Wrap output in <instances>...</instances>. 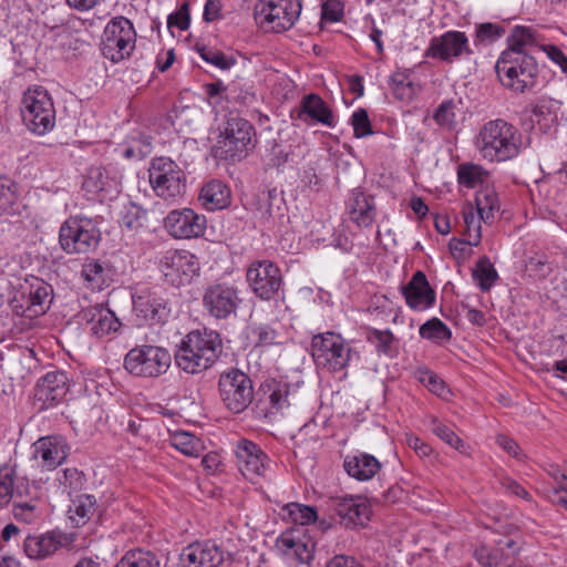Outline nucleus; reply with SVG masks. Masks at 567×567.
I'll return each mask as SVG.
<instances>
[{"label":"nucleus","instance_id":"obj_46","mask_svg":"<svg viewBox=\"0 0 567 567\" xmlns=\"http://www.w3.org/2000/svg\"><path fill=\"white\" fill-rule=\"evenodd\" d=\"M487 172L480 165L462 163L457 167V182L466 188H475L487 177Z\"/></svg>","mask_w":567,"mask_h":567},{"label":"nucleus","instance_id":"obj_60","mask_svg":"<svg viewBox=\"0 0 567 567\" xmlns=\"http://www.w3.org/2000/svg\"><path fill=\"white\" fill-rule=\"evenodd\" d=\"M59 482L65 488H70V491H80L84 485L85 477L76 467H69L62 472Z\"/></svg>","mask_w":567,"mask_h":567},{"label":"nucleus","instance_id":"obj_58","mask_svg":"<svg viewBox=\"0 0 567 567\" xmlns=\"http://www.w3.org/2000/svg\"><path fill=\"white\" fill-rule=\"evenodd\" d=\"M13 468L9 466L0 467V507L6 505L13 491Z\"/></svg>","mask_w":567,"mask_h":567},{"label":"nucleus","instance_id":"obj_22","mask_svg":"<svg viewBox=\"0 0 567 567\" xmlns=\"http://www.w3.org/2000/svg\"><path fill=\"white\" fill-rule=\"evenodd\" d=\"M68 373L61 370L44 374L35 384L34 400L39 410H48L63 402L69 392Z\"/></svg>","mask_w":567,"mask_h":567},{"label":"nucleus","instance_id":"obj_49","mask_svg":"<svg viewBox=\"0 0 567 567\" xmlns=\"http://www.w3.org/2000/svg\"><path fill=\"white\" fill-rule=\"evenodd\" d=\"M19 199L18 185L11 178L0 176V213L13 214V206Z\"/></svg>","mask_w":567,"mask_h":567},{"label":"nucleus","instance_id":"obj_33","mask_svg":"<svg viewBox=\"0 0 567 567\" xmlns=\"http://www.w3.org/2000/svg\"><path fill=\"white\" fill-rule=\"evenodd\" d=\"M198 200L207 210L224 209L231 203V192L225 183L214 179L202 187Z\"/></svg>","mask_w":567,"mask_h":567},{"label":"nucleus","instance_id":"obj_39","mask_svg":"<svg viewBox=\"0 0 567 567\" xmlns=\"http://www.w3.org/2000/svg\"><path fill=\"white\" fill-rule=\"evenodd\" d=\"M147 220V210L142 206L130 202L123 206L120 224L128 231L137 233L145 226Z\"/></svg>","mask_w":567,"mask_h":567},{"label":"nucleus","instance_id":"obj_34","mask_svg":"<svg viewBox=\"0 0 567 567\" xmlns=\"http://www.w3.org/2000/svg\"><path fill=\"white\" fill-rule=\"evenodd\" d=\"M507 49L515 51H528L534 54L535 51L539 52L540 34L533 27L516 25L513 28L509 37L507 38Z\"/></svg>","mask_w":567,"mask_h":567},{"label":"nucleus","instance_id":"obj_54","mask_svg":"<svg viewBox=\"0 0 567 567\" xmlns=\"http://www.w3.org/2000/svg\"><path fill=\"white\" fill-rule=\"evenodd\" d=\"M257 347H270L282 343L281 334L271 324H259L252 330Z\"/></svg>","mask_w":567,"mask_h":567},{"label":"nucleus","instance_id":"obj_41","mask_svg":"<svg viewBox=\"0 0 567 567\" xmlns=\"http://www.w3.org/2000/svg\"><path fill=\"white\" fill-rule=\"evenodd\" d=\"M158 557L143 549H131L115 564L114 567H159Z\"/></svg>","mask_w":567,"mask_h":567},{"label":"nucleus","instance_id":"obj_63","mask_svg":"<svg viewBox=\"0 0 567 567\" xmlns=\"http://www.w3.org/2000/svg\"><path fill=\"white\" fill-rule=\"evenodd\" d=\"M416 379L424 384L431 392L441 394L445 388L444 382L432 371L419 369L415 373Z\"/></svg>","mask_w":567,"mask_h":567},{"label":"nucleus","instance_id":"obj_55","mask_svg":"<svg viewBox=\"0 0 567 567\" xmlns=\"http://www.w3.org/2000/svg\"><path fill=\"white\" fill-rule=\"evenodd\" d=\"M350 122L353 127L354 137L362 138L373 134L371 121L364 109H358L354 111L351 115Z\"/></svg>","mask_w":567,"mask_h":567},{"label":"nucleus","instance_id":"obj_47","mask_svg":"<svg viewBox=\"0 0 567 567\" xmlns=\"http://www.w3.org/2000/svg\"><path fill=\"white\" fill-rule=\"evenodd\" d=\"M474 557L483 567H497L509 558V554L504 553L503 546L481 545L475 548Z\"/></svg>","mask_w":567,"mask_h":567},{"label":"nucleus","instance_id":"obj_14","mask_svg":"<svg viewBox=\"0 0 567 567\" xmlns=\"http://www.w3.org/2000/svg\"><path fill=\"white\" fill-rule=\"evenodd\" d=\"M301 12L300 0H259L255 17L260 24L280 33L293 27Z\"/></svg>","mask_w":567,"mask_h":567},{"label":"nucleus","instance_id":"obj_44","mask_svg":"<svg viewBox=\"0 0 567 567\" xmlns=\"http://www.w3.org/2000/svg\"><path fill=\"white\" fill-rule=\"evenodd\" d=\"M419 333L423 339L437 344L450 341L452 338L451 329L441 319L435 317L425 321L420 327Z\"/></svg>","mask_w":567,"mask_h":567},{"label":"nucleus","instance_id":"obj_13","mask_svg":"<svg viewBox=\"0 0 567 567\" xmlns=\"http://www.w3.org/2000/svg\"><path fill=\"white\" fill-rule=\"evenodd\" d=\"M133 313L140 324L161 326L169 317L171 308L161 288L140 287L132 293Z\"/></svg>","mask_w":567,"mask_h":567},{"label":"nucleus","instance_id":"obj_59","mask_svg":"<svg viewBox=\"0 0 567 567\" xmlns=\"http://www.w3.org/2000/svg\"><path fill=\"white\" fill-rule=\"evenodd\" d=\"M289 515L296 524L300 525H307L317 519V512L313 507L300 504H291Z\"/></svg>","mask_w":567,"mask_h":567},{"label":"nucleus","instance_id":"obj_8","mask_svg":"<svg viewBox=\"0 0 567 567\" xmlns=\"http://www.w3.org/2000/svg\"><path fill=\"white\" fill-rule=\"evenodd\" d=\"M172 364L169 351L161 346L143 344L131 349L124 358L125 370L138 378L156 379Z\"/></svg>","mask_w":567,"mask_h":567},{"label":"nucleus","instance_id":"obj_20","mask_svg":"<svg viewBox=\"0 0 567 567\" xmlns=\"http://www.w3.org/2000/svg\"><path fill=\"white\" fill-rule=\"evenodd\" d=\"M230 560L229 553L213 540L189 544L181 554L182 567H221Z\"/></svg>","mask_w":567,"mask_h":567},{"label":"nucleus","instance_id":"obj_11","mask_svg":"<svg viewBox=\"0 0 567 567\" xmlns=\"http://www.w3.org/2000/svg\"><path fill=\"white\" fill-rule=\"evenodd\" d=\"M148 178L153 190L161 198H176L185 193L186 175L169 157L153 158L148 168Z\"/></svg>","mask_w":567,"mask_h":567},{"label":"nucleus","instance_id":"obj_56","mask_svg":"<svg viewBox=\"0 0 567 567\" xmlns=\"http://www.w3.org/2000/svg\"><path fill=\"white\" fill-rule=\"evenodd\" d=\"M455 104L452 100L443 101L433 114L435 123L445 128H453L455 125Z\"/></svg>","mask_w":567,"mask_h":567},{"label":"nucleus","instance_id":"obj_42","mask_svg":"<svg viewBox=\"0 0 567 567\" xmlns=\"http://www.w3.org/2000/svg\"><path fill=\"white\" fill-rule=\"evenodd\" d=\"M472 276L482 291H488L498 279L496 269L486 256L477 260Z\"/></svg>","mask_w":567,"mask_h":567},{"label":"nucleus","instance_id":"obj_51","mask_svg":"<svg viewBox=\"0 0 567 567\" xmlns=\"http://www.w3.org/2000/svg\"><path fill=\"white\" fill-rule=\"evenodd\" d=\"M547 473L557 484V487L553 489V496H550V501L567 509V475L563 473L556 465H550V467L547 470Z\"/></svg>","mask_w":567,"mask_h":567},{"label":"nucleus","instance_id":"obj_53","mask_svg":"<svg viewBox=\"0 0 567 567\" xmlns=\"http://www.w3.org/2000/svg\"><path fill=\"white\" fill-rule=\"evenodd\" d=\"M463 219L465 224L466 239H471L472 245H478L481 243V216L475 214L472 206L464 208Z\"/></svg>","mask_w":567,"mask_h":567},{"label":"nucleus","instance_id":"obj_43","mask_svg":"<svg viewBox=\"0 0 567 567\" xmlns=\"http://www.w3.org/2000/svg\"><path fill=\"white\" fill-rule=\"evenodd\" d=\"M171 444L184 455L193 457H198L205 449L202 440L188 432L174 433Z\"/></svg>","mask_w":567,"mask_h":567},{"label":"nucleus","instance_id":"obj_16","mask_svg":"<svg viewBox=\"0 0 567 567\" xmlns=\"http://www.w3.org/2000/svg\"><path fill=\"white\" fill-rule=\"evenodd\" d=\"M241 301L238 287L227 282L212 284L203 295L204 308L217 320L235 317Z\"/></svg>","mask_w":567,"mask_h":567},{"label":"nucleus","instance_id":"obj_3","mask_svg":"<svg viewBox=\"0 0 567 567\" xmlns=\"http://www.w3.org/2000/svg\"><path fill=\"white\" fill-rule=\"evenodd\" d=\"M522 136L518 130L505 120L497 118L483 125L477 146L483 157L491 162H504L520 152Z\"/></svg>","mask_w":567,"mask_h":567},{"label":"nucleus","instance_id":"obj_6","mask_svg":"<svg viewBox=\"0 0 567 567\" xmlns=\"http://www.w3.org/2000/svg\"><path fill=\"white\" fill-rule=\"evenodd\" d=\"M21 117L25 127L40 136L54 128L56 112L53 100L45 87L31 85L23 92Z\"/></svg>","mask_w":567,"mask_h":567},{"label":"nucleus","instance_id":"obj_18","mask_svg":"<svg viewBox=\"0 0 567 567\" xmlns=\"http://www.w3.org/2000/svg\"><path fill=\"white\" fill-rule=\"evenodd\" d=\"M290 117L293 121V125H297L296 122H301L307 126L321 124L330 128L337 125L333 111L327 102L316 93L303 95L298 106L290 111Z\"/></svg>","mask_w":567,"mask_h":567},{"label":"nucleus","instance_id":"obj_36","mask_svg":"<svg viewBox=\"0 0 567 567\" xmlns=\"http://www.w3.org/2000/svg\"><path fill=\"white\" fill-rule=\"evenodd\" d=\"M82 277L93 290H102L110 285L111 269L97 259H91L82 266Z\"/></svg>","mask_w":567,"mask_h":567},{"label":"nucleus","instance_id":"obj_57","mask_svg":"<svg viewBox=\"0 0 567 567\" xmlns=\"http://www.w3.org/2000/svg\"><path fill=\"white\" fill-rule=\"evenodd\" d=\"M505 34V28L501 24L485 22L476 28L475 38L478 42H494Z\"/></svg>","mask_w":567,"mask_h":567},{"label":"nucleus","instance_id":"obj_48","mask_svg":"<svg viewBox=\"0 0 567 567\" xmlns=\"http://www.w3.org/2000/svg\"><path fill=\"white\" fill-rule=\"evenodd\" d=\"M475 204L477 214L487 223L493 219L494 210L498 209V198L494 189L485 188L476 193Z\"/></svg>","mask_w":567,"mask_h":567},{"label":"nucleus","instance_id":"obj_29","mask_svg":"<svg viewBox=\"0 0 567 567\" xmlns=\"http://www.w3.org/2000/svg\"><path fill=\"white\" fill-rule=\"evenodd\" d=\"M82 321L91 324V332L97 338L106 337L116 332L121 327V321L115 313L103 305H95L83 309L80 312Z\"/></svg>","mask_w":567,"mask_h":567},{"label":"nucleus","instance_id":"obj_35","mask_svg":"<svg viewBox=\"0 0 567 567\" xmlns=\"http://www.w3.org/2000/svg\"><path fill=\"white\" fill-rule=\"evenodd\" d=\"M289 388L288 383L275 379L268 380L261 384L259 391L265 396V400L269 402L270 413L281 412L285 408L290 405Z\"/></svg>","mask_w":567,"mask_h":567},{"label":"nucleus","instance_id":"obj_7","mask_svg":"<svg viewBox=\"0 0 567 567\" xmlns=\"http://www.w3.org/2000/svg\"><path fill=\"white\" fill-rule=\"evenodd\" d=\"M310 347L313 362L321 370L338 373L349 365L352 348L340 333H317L311 338Z\"/></svg>","mask_w":567,"mask_h":567},{"label":"nucleus","instance_id":"obj_24","mask_svg":"<svg viewBox=\"0 0 567 567\" xmlns=\"http://www.w3.org/2000/svg\"><path fill=\"white\" fill-rule=\"evenodd\" d=\"M164 226L174 238L199 237L205 233L206 218L189 208L172 210L165 217Z\"/></svg>","mask_w":567,"mask_h":567},{"label":"nucleus","instance_id":"obj_21","mask_svg":"<svg viewBox=\"0 0 567 567\" xmlns=\"http://www.w3.org/2000/svg\"><path fill=\"white\" fill-rule=\"evenodd\" d=\"M329 508L334 512L340 525L346 528L364 526L370 519L371 509L361 496H334L329 498Z\"/></svg>","mask_w":567,"mask_h":567},{"label":"nucleus","instance_id":"obj_61","mask_svg":"<svg viewBox=\"0 0 567 567\" xmlns=\"http://www.w3.org/2000/svg\"><path fill=\"white\" fill-rule=\"evenodd\" d=\"M288 158L289 153L276 141H272L266 156V166L271 168H279L288 162Z\"/></svg>","mask_w":567,"mask_h":567},{"label":"nucleus","instance_id":"obj_4","mask_svg":"<svg viewBox=\"0 0 567 567\" xmlns=\"http://www.w3.org/2000/svg\"><path fill=\"white\" fill-rule=\"evenodd\" d=\"M256 131L246 118L230 115L214 148L215 157L236 163L248 156L256 146Z\"/></svg>","mask_w":567,"mask_h":567},{"label":"nucleus","instance_id":"obj_50","mask_svg":"<svg viewBox=\"0 0 567 567\" xmlns=\"http://www.w3.org/2000/svg\"><path fill=\"white\" fill-rule=\"evenodd\" d=\"M199 56L207 63L223 70H229L237 63L235 54H226L220 50L209 47L197 48Z\"/></svg>","mask_w":567,"mask_h":567},{"label":"nucleus","instance_id":"obj_31","mask_svg":"<svg viewBox=\"0 0 567 567\" xmlns=\"http://www.w3.org/2000/svg\"><path fill=\"white\" fill-rule=\"evenodd\" d=\"M63 535L49 532L41 535H28L23 540V550L31 559H44L62 547Z\"/></svg>","mask_w":567,"mask_h":567},{"label":"nucleus","instance_id":"obj_2","mask_svg":"<svg viewBox=\"0 0 567 567\" xmlns=\"http://www.w3.org/2000/svg\"><path fill=\"white\" fill-rule=\"evenodd\" d=\"M495 71L505 87L525 93L537 85L540 68L530 52L506 49L496 61Z\"/></svg>","mask_w":567,"mask_h":567},{"label":"nucleus","instance_id":"obj_32","mask_svg":"<svg viewBox=\"0 0 567 567\" xmlns=\"http://www.w3.org/2000/svg\"><path fill=\"white\" fill-rule=\"evenodd\" d=\"M346 473L360 482L370 481L381 470V463L371 454L360 452L354 455H347L343 461Z\"/></svg>","mask_w":567,"mask_h":567},{"label":"nucleus","instance_id":"obj_23","mask_svg":"<svg viewBox=\"0 0 567 567\" xmlns=\"http://www.w3.org/2000/svg\"><path fill=\"white\" fill-rule=\"evenodd\" d=\"M161 268L166 279L173 285L190 282L198 274V264L188 251L168 250L161 259Z\"/></svg>","mask_w":567,"mask_h":567},{"label":"nucleus","instance_id":"obj_10","mask_svg":"<svg viewBox=\"0 0 567 567\" xmlns=\"http://www.w3.org/2000/svg\"><path fill=\"white\" fill-rule=\"evenodd\" d=\"M218 392L228 411L235 414L241 413L252 402V380L247 373L237 368L227 369L219 375Z\"/></svg>","mask_w":567,"mask_h":567},{"label":"nucleus","instance_id":"obj_52","mask_svg":"<svg viewBox=\"0 0 567 567\" xmlns=\"http://www.w3.org/2000/svg\"><path fill=\"white\" fill-rule=\"evenodd\" d=\"M432 432L440 437L443 442L452 446L453 449L463 452L465 449V443L463 440L455 434L453 429L437 419L432 420Z\"/></svg>","mask_w":567,"mask_h":567},{"label":"nucleus","instance_id":"obj_40","mask_svg":"<svg viewBox=\"0 0 567 567\" xmlns=\"http://www.w3.org/2000/svg\"><path fill=\"white\" fill-rule=\"evenodd\" d=\"M410 75V70H403L395 71L390 78L392 92L401 101H411L416 94L415 83Z\"/></svg>","mask_w":567,"mask_h":567},{"label":"nucleus","instance_id":"obj_15","mask_svg":"<svg viewBox=\"0 0 567 567\" xmlns=\"http://www.w3.org/2000/svg\"><path fill=\"white\" fill-rule=\"evenodd\" d=\"M249 288L261 300H277L282 292L284 280L280 268L271 260H255L246 271Z\"/></svg>","mask_w":567,"mask_h":567},{"label":"nucleus","instance_id":"obj_12","mask_svg":"<svg viewBox=\"0 0 567 567\" xmlns=\"http://www.w3.org/2000/svg\"><path fill=\"white\" fill-rule=\"evenodd\" d=\"M136 32L132 21L125 17L113 18L105 27L101 51L104 58L118 63L130 56L135 48Z\"/></svg>","mask_w":567,"mask_h":567},{"label":"nucleus","instance_id":"obj_37","mask_svg":"<svg viewBox=\"0 0 567 567\" xmlns=\"http://www.w3.org/2000/svg\"><path fill=\"white\" fill-rule=\"evenodd\" d=\"M96 499L89 494L76 496L69 506V518L75 527L85 525L95 513Z\"/></svg>","mask_w":567,"mask_h":567},{"label":"nucleus","instance_id":"obj_27","mask_svg":"<svg viewBox=\"0 0 567 567\" xmlns=\"http://www.w3.org/2000/svg\"><path fill=\"white\" fill-rule=\"evenodd\" d=\"M33 457L41 460V466L53 471L60 466L70 454V446L61 435H48L40 437L32 445Z\"/></svg>","mask_w":567,"mask_h":567},{"label":"nucleus","instance_id":"obj_30","mask_svg":"<svg viewBox=\"0 0 567 567\" xmlns=\"http://www.w3.org/2000/svg\"><path fill=\"white\" fill-rule=\"evenodd\" d=\"M276 200L282 204V199L277 198L276 189H271L267 192L265 197H258L254 203V219L260 227L268 230H274L278 225L282 224L286 218L281 206L278 205L276 210L274 209V202Z\"/></svg>","mask_w":567,"mask_h":567},{"label":"nucleus","instance_id":"obj_38","mask_svg":"<svg viewBox=\"0 0 567 567\" xmlns=\"http://www.w3.org/2000/svg\"><path fill=\"white\" fill-rule=\"evenodd\" d=\"M367 341L371 343L379 354L386 357H394L398 352V340L390 330H379L375 328H368Z\"/></svg>","mask_w":567,"mask_h":567},{"label":"nucleus","instance_id":"obj_28","mask_svg":"<svg viewBox=\"0 0 567 567\" xmlns=\"http://www.w3.org/2000/svg\"><path fill=\"white\" fill-rule=\"evenodd\" d=\"M346 210L349 218L358 227L368 228L372 226L377 217V205L374 197L358 187L350 192L346 200Z\"/></svg>","mask_w":567,"mask_h":567},{"label":"nucleus","instance_id":"obj_9","mask_svg":"<svg viewBox=\"0 0 567 567\" xmlns=\"http://www.w3.org/2000/svg\"><path fill=\"white\" fill-rule=\"evenodd\" d=\"M101 240L96 224L85 217H70L60 227L59 243L66 254H85L94 250Z\"/></svg>","mask_w":567,"mask_h":567},{"label":"nucleus","instance_id":"obj_19","mask_svg":"<svg viewBox=\"0 0 567 567\" xmlns=\"http://www.w3.org/2000/svg\"><path fill=\"white\" fill-rule=\"evenodd\" d=\"M463 54L471 55L473 50L470 48L465 32L454 30L433 37L424 51L425 58L436 59L445 63H452Z\"/></svg>","mask_w":567,"mask_h":567},{"label":"nucleus","instance_id":"obj_64","mask_svg":"<svg viewBox=\"0 0 567 567\" xmlns=\"http://www.w3.org/2000/svg\"><path fill=\"white\" fill-rule=\"evenodd\" d=\"M190 22L188 3L185 2L174 13H171L167 18L168 29L177 28L181 31L188 29Z\"/></svg>","mask_w":567,"mask_h":567},{"label":"nucleus","instance_id":"obj_62","mask_svg":"<svg viewBox=\"0 0 567 567\" xmlns=\"http://www.w3.org/2000/svg\"><path fill=\"white\" fill-rule=\"evenodd\" d=\"M526 112H529L532 116L536 118L538 124L542 123V121L550 122L554 121L556 115L551 112V103L550 101L546 100H539L535 104H530L526 107Z\"/></svg>","mask_w":567,"mask_h":567},{"label":"nucleus","instance_id":"obj_25","mask_svg":"<svg viewBox=\"0 0 567 567\" xmlns=\"http://www.w3.org/2000/svg\"><path fill=\"white\" fill-rule=\"evenodd\" d=\"M122 176L112 168L91 166L83 182V188L101 200L113 198L121 192Z\"/></svg>","mask_w":567,"mask_h":567},{"label":"nucleus","instance_id":"obj_17","mask_svg":"<svg viewBox=\"0 0 567 567\" xmlns=\"http://www.w3.org/2000/svg\"><path fill=\"white\" fill-rule=\"evenodd\" d=\"M235 454L240 473L251 482L266 477L275 464L258 444L246 439L237 442Z\"/></svg>","mask_w":567,"mask_h":567},{"label":"nucleus","instance_id":"obj_45","mask_svg":"<svg viewBox=\"0 0 567 567\" xmlns=\"http://www.w3.org/2000/svg\"><path fill=\"white\" fill-rule=\"evenodd\" d=\"M555 269V264L546 252L537 251L525 261V270L535 279L547 278Z\"/></svg>","mask_w":567,"mask_h":567},{"label":"nucleus","instance_id":"obj_5","mask_svg":"<svg viewBox=\"0 0 567 567\" xmlns=\"http://www.w3.org/2000/svg\"><path fill=\"white\" fill-rule=\"evenodd\" d=\"M52 300V286L42 278L27 275L14 287L10 306L17 316L32 319L44 315Z\"/></svg>","mask_w":567,"mask_h":567},{"label":"nucleus","instance_id":"obj_26","mask_svg":"<svg viewBox=\"0 0 567 567\" xmlns=\"http://www.w3.org/2000/svg\"><path fill=\"white\" fill-rule=\"evenodd\" d=\"M402 296L406 305L415 311H424L432 308L436 301V292L431 287L425 274L417 270L411 279L401 286Z\"/></svg>","mask_w":567,"mask_h":567},{"label":"nucleus","instance_id":"obj_1","mask_svg":"<svg viewBox=\"0 0 567 567\" xmlns=\"http://www.w3.org/2000/svg\"><path fill=\"white\" fill-rule=\"evenodd\" d=\"M223 349L220 334L215 330H193L185 334L174 353L175 364L188 374L210 369Z\"/></svg>","mask_w":567,"mask_h":567}]
</instances>
